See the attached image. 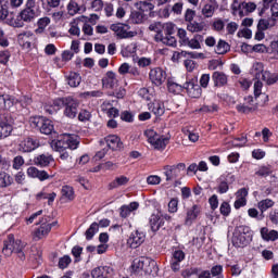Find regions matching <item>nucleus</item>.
<instances>
[{
    "label": "nucleus",
    "instance_id": "obj_1",
    "mask_svg": "<svg viewBox=\"0 0 278 278\" xmlns=\"http://www.w3.org/2000/svg\"><path fill=\"white\" fill-rule=\"evenodd\" d=\"M25 247H27L25 242L20 239H15L14 235H9L3 241L2 253L7 257H10L12 253H16L17 257L23 261L25 260Z\"/></svg>",
    "mask_w": 278,
    "mask_h": 278
},
{
    "label": "nucleus",
    "instance_id": "obj_2",
    "mask_svg": "<svg viewBox=\"0 0 278 278\" xmlns=\"http://www.w3.org/2000/svg\"><path fill=\"white\" fill-rule=\"evenodd\" d=\"M175 24L173 22H167L163 24V29L161 33L155 34V42H162L166 47H177V38H175Z\"/></svg>",
    "mask_w": 278,
    "mask_h": 278
},
{
    "label": "nucleus",
    "instance_id": "obj_3",
    "mask_svg": "<svg viewBox=\"0 0 278 278\" xmlns=\"http://www.w3.org/2000/svg\"><path fill=\"white\" fill-rule=\"evenodd\" d=\"M249 242H251V228L249 226L237 227L232 235L233 247H247Z\"/></svg>",
    "mask_w": 278,
    "mask_h": 278
},
{
    "label": "nucleus",
    "instance_id": "obj_4",
    "mask_svg": "<svg viewBox=\"0 0 278 278\" xmlns=\"http://www.w3.org/2000/svg\"><path fill=\"white\" fill-rule=\"evenodd\" d=\"M35 18H36V10H34L30 7H26L18 13L15 20L9 23V25H11V27L21 28V27H25V23H33Z\"/></svg>",
    "mask_w": 278,
    "mask_h": 278
},
{
    "label": "nucleus",
    "instance_id": "obj_5",
    "mask_svg": "<svg viewBox=\"0 0 278 278\" xmlns=\"http://www.w3.org/2000/svg\"><path fill=\"white\" fill-rule=\"evenodd\" d=\"M30 125L35 129H38L40 134L45 136H51L54 131L53 122L45 117H33L30 118Z\"/></svg>",
    "mask_w": 278,
    "mask_h": 278
},
{
    "label": "nucleus",
    "instance_id": "obj_6",
    "mask_svg": "<svg viewBox=\"0 0 278 278\" xmlns=\"http://www.w3.org/2000/svg\"><path fill=\"white\" fill-rule=\"evenodd\" d=\"M131 27L127 24L117 23L111 25V30L114 31L115 36L121 40L125 38H134L136 36V31L130 30Z\"/></svg>",
    "mask_w": 278,
    "mask_h": 278
},
{
    "label": "nucleus",
    "instance_id": "obj_7",
    "mask_svg": "<svg viewBox=\"0 0 278 278\" xmlns=\"http://www.w3.org/2000/svg\"><path fill=\"white\" fill-rule=\"evenodd\" d=\"M151 266H155V262L151 261V258H147L141 256L139 258H135L131 265V268L135 273H151Z\"/></svg>",
    "mask_w": 278,
    "mask_h": 278
},
{
    "label": "nucleus",
    "instance_id": "obj_8",
    "mask_svg": "<svg viewBox=\"0 0 278 278\" xmlns=\"http://www.w3.org/2000/svg\"><path fill=\"white\" fill-rule=\"evenodd\" d=\"M163 170L166 177V181H175V179L179 177L181 170H186V164L178 163L176 165H166L163 167Z\"/></svg>",
    "mask_w": 278,
    "mask_h": 278
},
{
    "label": "nucleus",
    "instance_id": "obj_9",
    "mask_svg": "<svg viewBox=\"0 0 278 278\" xmlns=\"http://www.w3.org/2000/svg\"><path fill=\"white\" fill-rule=\"evenodd\" d=\"M146 136L148 137V141L154 149H166V144H168V138L161 137L160 135L155 134L153 130H147Z\"/></svg>",
    "mask_w": 278,
    "mask_h": 278
},
{
    "label": "nucleus",
    "instance_id": "obj_10",
    "mask_svg": "<svg viewBox=\"0 0 278 278\" xmlns=\"http://www.w3.org/2000/svg\"><path fill=\"white\" fill-rule=\"evenodd\" d=\"M78 109H79V101H77V99L73 97L65 98L64 114L67 116V118H75V116H77Z\"/></svg>",
    "mask_w": 278,
    "mask_h": 278
},
{
    "label": "nucleus",
    "instance_id": "obj_11",
    "mask_svg": "<svg viewBox=\"0 0 278 278\" xmlns=\"http://www.w3.org/2000/svg\"><path fill=\"white\" fill-rule=\"evenodd\" d=\"M38 147H40V141L38 139L27 137L20 142L18 150L22 153H31V151H36Z\"/></svg>",
    "mask_w": 278,
    "mask_h": 278
},
{
    "label": "nucleus",
    "instance_id": "obj_12",
    "mask_svg": "<svg viewBox=\"0 0 278 278\" xmlns=\"http://www.w3.org/2000/svg\"><path fill=\"white\" fill-rule=\"evenodd\" d=\"M37 225H40V227L37 230H35V240H42V238H47V236H49L51 228L58 225V222L47 224V222L40 220L37 223Z\"/></svg>",
    "mask_w": 278,
    "mask_h": 278
},
{
    "label": "nucleus",
    "instance_id": "obj_13",
    "mask_svg": "<svg viewBox=\"0 0 278 278\" xmlns=\"http://www.w3.org/2000/svg\"><path fill=\"white\" fill-rule=\"evenodd\" d=\"M34 40H36V36L31 33V30L23 31L17 36V42L21 47H23V49H31Z\"/></svg>",
    "mask_w": 278,
    "mask_h": 278
},
{
    "label": "nucleus",
    "instance_id": "obj_14",
    "mask_svg": "<svg viewBox=\"0 0 278 278\" xmlns=\"http://www.w3.org/2000/svg\"><path fill=\"white\" fill-rule=\"evenodd\" d=\"M149 77L154 86H162L166 81V72L160 67H155L150 71Z\"/></svg>",
    "mask_w": 278,
    "mask_h": 278
},
{
    "label": "nucleus",
    "instance_id": "obj_15",
    "mask_svg": "<svg viewBox=\"0 0 278 278\" xmlns=\"http://www.w3.org/2000/svg\"><path fill=\"white\" fill-rule=\"evenodd\" d=\"M184 88L187 91V94L191 97V99H199L202 94V89L199 84H197L194 80H189L184 84Z\"/></svg>",
    "mask_w": 278,
    "mask_h": 278
},
{
    "label": "nucleus",
    "instance_id": "obj_16",
    "mask_svg": "<svg viewBox=\"0 0 278 278\" xmlns=\"http://www.w3.org/2000/svg\"><path fill=\"white\" fill-rule=\"evenodd\" d=\"M103 88H109L110 90H114V88H118V78H116V73L109 71L102 78Z\"/></svg>",
    "mask_w": 278,
    "mask_h": 278
},
{
    "label": "nucleus",
    "instance_id": "obj_17",
    "mask_svg": "<svg viewBox=\"0 0 278 278\" xmlns=\"http://www.w3.org/2000/svg\"><path fill=\"white\" fill-rule=\"evenodd\" d=\"M146 236L143 232L135 230L130 233L127 244L130 249H138L144 242Z\"/></svg>",
    "mask_w": 278,
    "mask_h": 278
},
{
    "label": "nucleus",
    "instance_id": "obj_18",
    "mask_svg": "<svg viewBox=\"0 0 278 278\" xmlns=\"http://www.w3.org/2000/svg\"><path fill=\"white\" fill-rule=\"evenodd\" d=\"M218 10V1L216 0H206V3L203 5L201 14L204 18H212L214 13Z\"/></svg>",
    "mask_w": 278,
    "mask_h": 278
},
{
    "label": "nucleus",
    "instance_id": "obj_19",
    "mask_svg": "<svg viewBox=\"0 0 278 278\" xmlns=\"http://www.w3.org/2000/svg\"><path fill=\"white\" fill-rule=\"evenodd\" d=\"M12 134V124L8 119V115H0V140L8 138Z\"/></svg>",
    "mask_w": 278,
    "mask_h": 278
},
{
    "label": "nucleus",
    "instance_id": "obj_20",
    "mask_svg": "<svg viewBox=\"0 0 278 278\" xmlns=\"http://www.w3.org/2000/svg\"><path fill=\"white\" fill-rule=\"evenodd\" d=\"M100 144H106L109 149L112 151H118V149H123V142L121 138L115 135L108 136L103 141H100Z\"/></svg>",
    "mask_w": 278,
    "mask_h": 278
},
{
    "label": "nucleus",
    "instance_id": "obj_21",
    "mask_svg": "<svg viewBox=\"0 0 278 278\" xmlns=\"http://www.w3.org/2000/svg\"><path fill=\"white\" fill-rule=\"evenodd\" d=\"M230 11L232 16H239V18H244L247 16V11L244 10V1L233 0L230 4Z\"/></svg>",
    "mask_w": 278,
    "mask_h": 278
},
{
    "label": "nucleus",
    "instance_id": "obj_22",
    "mask_svg": "<svg viewBox=\"0 0 278 278\" xmlns=\"http://www.w3.org/2000/svg\"><path fill=\"white\" fill-rule=\"evenodd\" d=\"M52 162H54V159L51 154H40L34 159V164L36 166H41L42 168L49 166Z\"/></svg>",
    "mask_w": 278,
    "mask_h": 278
},
{
    "label": "nucleus",
    "instance_id": "obj_23",
    "mask_svg": "<svg viewBox=\"0 0 278 278\" xmlns=\"http://www.w3.org/2000/svg\"><path fill=\"white\" fill-rule=\"evenodd\" d=\"M50 147L53 149V151H58L59 153H62V151L68 149L64 135H61L58 140H52Z\"/></svg>",
    "mask_w": 278,
    "mask_h": 278
},
{
    "label": "nucleus",
    "instance_id": "obj_24",
    "mask_svg": "<svg viewBox=\"0 0 278 278\" xmlns=\"http://www.w3.org/2000/svg\"><path fill=\"white\" fill-rule=\"evenodd\" d=\"M140 207V204L138 202H131L129 205H123L119 208V215L122 218H127L131 212H136Z\"/></svg>",
    "mask_w": 278,
    "mask_h": 278
},
{
    "label": "nucleus",
    "instance_id": "obj_25",
    "mask_svg": "<svg viewBox=\"0 0 278 278\" xmlns=\"http://www.w3.org/2000/svg\"><path fill=\"white\" fill-rule=\"evenodd\" d=\"M261 236L263 240L266 242H275V240H278V231L277 230H268V228L263 227L261 229Z\"/></svg>",
    "mask_w": 278,
    "mask_h": 278
},
{
    "label": "nucleus",
    "instance_id": "obj_26",
    "mask_svg": "<svg viewBox=\"0 0 278 278\" xmlns=\"http://www.w3.org/2000/svg\"><path fill=\"white\" fill-rule=\"evenodd\" d=\"M199 214H201V208L199 205H193L187 212L186 225H192V220H197Z\"/></svg>",
    "mask_w": 278,
    "mask_h": 278
},
{
    "label": "nucleus",
    "instance_id": "obj_27",
    "mask_svg": "<svg viewBox=\"0 0 278 278\" xmlns=\"http://www.w3.org/2000/svg\"><path fill=\"white\" fill-rule=\"evenodd\" d=\"M128 184L129 178L127 176H119L109 184V190H115V188H121V186H127Z\"/></svg>",
    "mask_w": 278,
    "mask_h": 278
},
{
    "label": "nucleus",
    "instance_id": "obj_28",
    "mask_svg": "<svg viewBox=\"0 0 278 278\" xmlns=\"http://www.w3.org/2000/svg\"><path fill=\"white\" fill-rule=\"evenodd\" d=\"M205 29V23L203 22H189L187 23V30L190 31L191 34H199Z\"/></svg>",
    "mask_w": 278,
    "mask_h": 278
},
{
    "label": "nucleus",
    "instance_id": "obj_29",
    "mask_svg": "<svg viewBox=\"0 0 278 278\" xmlns=\"http://www.w3.org/2000/svg\"><path fill=\"white\" fill-rule=\"evenodd\" d=\"M112 273V269L108 266L104 267H96L91 271V277L93 278H108V275Z\"/></svg>",
    "mask_w": 278,
    "mask_h": 278
},
{
    "label": "nucleus",
    "instance_id": "obj_30",
    "mask_svg": "<svg viewBox=\"0 0 278 278\" xmlns=\"http://www.w3.org/2000/svg\"><path fill=\"white\" fill-rule=\"evenodd\" d=\"M229 51H231V46H229L227 41L219 39L215 48V53H217V55H225V53H229Z\"/></svg>",
    "mask_w": 278,
    "mask_h": 278
},
{
    "label": "nucleus",
    "instance_id": "obj_31",
    "mask_svg": "<svg viewBox=\"0 0 278 278\" xmlns=\"http://www.w3.org/2000/svg\"><path fill=\"white\" fill-rule=\"evenodd\" d=\"M212 79L217 87H223L227 84V75H225L223 72H214Z\"/></svg>",
    "mask_w": 278,
    "mask_h": 278
},
{
    "label": "nucleus",
    "instance_id": "obj_32",
    "mask_svg": "<svg viewBox=\"0 0 278 278\" xmlns=\"http://www.w3.org/2000/svg\"><path fill=\"white\" fill-rule=\"evenodd\" d=\"M164 226V220L160 215H151L150 217V227L152 231H160V227Z\"/></svg>",
    "mask_w": 278,
    "mask_h": 278
},
{
    "label": "nucleus",
    "instance_id": "obj_33",
    "mask_svg": "<svg viewBox=\"0 0 278 278\" xmlns=\"http://www.w3.org/2000/svg\"><path fill=\"white\" fill-rule=\"evenodd\" d=\"M149 110L156 116H163L164 112H166V109H164V103L160 101H154L152 104H150Z\"/></svg>",
    "mask_w": 278,
    "mask_h": 278
},
{
    "label": "nucleus",
    "instance_id": "obj_34",
    "mask_svg": "<svg viewBox=\"0 0 278 278\" xmlns=\"http://www.w3.org/2000/svg\"><path fill=\"white\" fill-rule=\"evenodd\" d=\"M62 199H65L67 201H74L75 200V190L71 186H63L61 189Z\"/></svg>",
    "mask_w": 278,
    "mask_h": 278
},
{
    "label": "nucleus",
    "instance_id": "obj_35",
    "mask_svg": "<svg viewBox=\"0 0 278 278\" xmlns=\"http://www.w3.org/2000/svg\"><path fill=\"white\" fill-rule=\"evenodd\" d=\"M201 42H203V36L197 34L193 38L189 39L186 47H189V49H201Z\"/></svg>",
    "mask_w": 278,
    "mask_h": 278
},
{
    "label": "nucleus",
    "instance_id": "obj_36",
    "mask_svg": "<svg viewBox=\"0 0 278 278\" xmlns=\"http://www.w3.org/2000/svg\"><path fill=\"white\" fill-rule=\"evenodd\" d=\"M67 84L71 88H77L81 84V76L79 74L72 72L67 77Z\"/></svg>",
    "mask_w": 278,
    "mask_h": 278
},
{
    "label": "nucleus",
    "instance_id": "obj_37",
    "mask_svg": "<svg viewBox=\"0 0 278 278\" xmlns=\"http://www.w3.org/2000/svg\"><path fill=\"white\" fill-rule=\"evenodd\" d=\"M65 144H67V149L75 150L79 146V141L75 136L64 134Z\"/></svg>",
    "mask_w": 278,
    "mask_h": 278
},
{
    "label": "nucleus",
    "instance_id": "obj_38",
    "mask_svg": "<svg viewBox=\"0 0 278 278\" xmlns=\"http://www.w3.org/2000/svg\"><path fill=\"white\" fill-rule=\"evenodd\" d=\"M81 11V7L77 3V0H71L67 4V12L70 16H75V14H79Z\"/></svg>",
    "mask_w": 278,
    "mask_h": 278
},
{
    "label": "nucleus",
    "instance_id": "obj_39",
    "mask_svg": "<svg viewBox=\"0 0 278 278\" xmlns=\"http://www.w3.org/2000/svg\"><path fill=\"white\" fill-rule=\"evenodd\" d=\"M8 5V0H0V21H5L8 18V15L10 14Z\"/></svg>",
    "mask_w": 278,
    "mask_h": 278
},
{
    "label": "nucleus",
    "instance_id": "obj_40",
    "mask_svg": "<svg viewBox=\"0 0 278 278\" xmlns=\"http://www.w3.org/2000/svg\"><path fill=\"white\" fill-rule=\"evenodd\" d=\"M274 205H275V201L270 199H265L258 202L257 207L262 212V214H264L266 210H270V207H273Z\"/></svg>",
    "mask_w": 278,
    "mask_h": 278
},
{
    "label": "nucleus",
    "instance_id": "obj_41",
    "mask_svg": "<svg viewBox=\"0 0 278 278\" xmlns=\"http://www.w3.org/2000/svg\"><path fill=\"white\" fill-rule=\"evenodd\" d=\"M14 105L10 96H0V110H10Z\"/></svg>",
    "mask_w": 278,
    "mask_h": 278
},
{
    "label": "nucleus",
    "instance_id": "obj_42",
    "mask_svg": "<svg viewBox=\"0 0 278 278\" xmlns=\"http://www.w3.org/2000/svg\"><path fill=\"white\" fill-rule=\"evenodd\" d=\"M177 36L179 38V42L182 47H186L190 40V38H188V31H186V29L184 28H179L177 31Z\"/></svg>",
    "mask_w": 278,
    "mask_h": 278
},
{
    "label": "nucleus",
    "instance_id": "obj_43",
    "mask_svg": "<svg viewBox=\"0 0 278 278\" xmlns=\"http://www.w3.org/2000/svg\"><path fill=\"white\" fill-rule=\"evenodd\" d=\"M97 231H99V224L92 223L90 225V227L87 229V231L85 232L87 240H92V238H94V233H97Z\"/></svg>",
    "mask_w": 278,
    "mask_h": 278
},
{
    "label": "nucleus",
    "instance_id": "obj_44",
    "mask_svg": "<svg viewBox=\"0 0 278 278\" xmlns=\"http://www.w3.org/2000/svg\"><path fill=\"white\" fill-rule=\"evenodd\" d=\"M139 10L140 12H153V10H155V4L149 1H141L139 2Z\"/></svg>",
    "mask_w": 278,
    "mask_h": 278
},
{
    "label": "nucleus",
    "instance_id": "obj_45",
    "mask_svg": "<svg viewBox=\"0 0 278 278\" xmlns=\"http://www.w3.org/2000/svg\"><path fill=\"white\" fill-rule=\"evenodd\" d=\"M237 111L241 114H251V112L255 111V106L251 104H238Z\"/></svg>",
    "mask_w": 278,
    "mask_h": 278
},
{
    "label": "nucleus",
    "instance_id": "obj_46",
    "mask_svg": "<svg viewBox=\"0 0 278 278\" xmlns=\"http://www.w3.org/2000/svg\"><path fill=\"white\" fill-rule=\"evenodd\" d=\"M127 94V91L125 88L119 87V88H114L112 92H110V97H115L116 99H123Z\"/></svg>",
    "mask_w": 278,
    "mask_h": 278
},
{
    "label": "nucleus",
    "instance_id": "obj_47",
    "mask_svg": "<svg viewBox=\"0 0 278 278\" xmlns=\"http://www.w3.org/2000/svg\"><path fill=\"white\" fill-rule=\"evenodd\" d=\"M50 23H51V18L49 17L39 18L37 22V25H38L37 31H45V28L48 27Z\"/></svg>",
    "mask_w": 278,
    "mask_h": 278
},
{
    "label": "nucleus",
    "instance_id": "obj_48",
    "mask_svg": "<svg viewBox=\"0 0 278 278\" xmlns=\"http://www.w3.org/2000/svg\"><path fill=\"white\" fill-rule=\"evenodd\" d=\"M11 184L10 175L5 174V172H0V188H5Z\"/></svg>",
    "mask_w": 278,
    "mask_h": 278
},
{
    "label": "nucleus",
    "instance_id": "obj_49",
    "mask_svg": "<svg viewBox=\"0 0 278 278\" xmlns=\"http://www.w3.org/2000/svg\"><path fill=\"white\" fill-rule=\"evenodd\" d=\"M104 5L103 0H93L90 2V9L93 10V12H101Z\"/></svg>",
    "mask_w": 278,
    "mask_h": 278
},
{
    "label": "nucleus",
    "instance_id": "obj_50",
    "mask_svg": "<svg viewBox=\"0 0 278 278\" xmlns=\"http://www.w3.org/2000/svg\"><path fill=\"white\" fill-rule=\"evenodd\" d=\"M258 177H268V175H273V169L270 166H262L258 168V170L255 173Z\"/></svg>",
    "mask_w": 278,
    "mask_h": 278
},
{
    "label": "nucleus",
    "instance_id": "obj_51",
    "mask_svg": "<svg viewBox=\"0 0 278 278\" xmlns=\"http://www.w3.org/2000/svg\"><path fill=\"white\" fill-rule=\"evenodd\" d=\"M211 275L212 277L216 278H225L223 276V266L222 265H215L211 268Z\"/></svg>",
    "mask_w": 278,
    "mask_h": 278
},
{
    "label": "nucleus",
    "instance_id": "obj_52",
    "mask_svg": "<svg viewBox=\"0 0 278 278\" xmlns=\"http://www.w3.org/2000/svg\"><path fill=\"white\" fill-rule=\"evenodd\" d=\"M25 165V159L22 155H17L13 159V168L20 170L21 166Z\"/></svg>",
    "mask_w": 278,
    "mask_h": 278
},
{
    "label": "nucleus",
    "instance_id": "obj_53",
    "mask_svg": "<svg viewBox=\"0 0 278 278\" xmlns=\"http://www.w3.org/2000/svg\"><path fill=\"white\" fill-rule=\"evenodd\" d=\"M219 212L222 216H229L231 214V205H229V202H223Z\"/></svg>",
    "mask_w": 278,
    "mask_h": 278
},
{
    "label": "nucleus",
    "instance_id": "obj_54",
    "mask_svg": "<svg viewBox=\"0 0 278 278\" xmlns=\"http://www.w3.org/2000/svg\"><path fill=\"white\" fill-rule=\"evenodd\" d=\"M149 29H150V31L161 34L162 29H164V24H162L161 22H154V23L150 24Z\"/></svg>",
    "mask_w": 278,
    "mask_h": 278
},
{
    "label": "nucleus",
    "instance_id": "obj_55",
    "mask_svg": "<svg viewBox=\"0 0 278 278\" xmlns=\"http://www.w3.org/2000/svg\"><path fill=\"white\" fill-rule=\"evenodd\" d=\"M194 16H197V11L192 9H187L185 12V21L186 23H192L194 21Z\"/></svg>",
    "mask_w": 278,
    "mask_h": 278
},
{
    "label": "nucleus",
    "instance_id": "obj_56",
    "mask_svg": "<svg viewBox=\"0 0 278 278\" xmlns=\"http://www.w3.org/2000/svg\"><path fill=\"white\" fill-rule=\"evenodd\" d=\"M257 5L254 2H245L243 1V9L245 11V16L251 14V12H255Z\"/></svg>",
    "mask_w": 278,
    "mask_h": 278
},
{
    "label": "nucleus",
    "instance_id": "obj_57",
    "mask_svg": "<svg viewBox=\"0 0 278 278\" xmlns=\"http://www.w3.org/2000/svg\"><path fill=\"white\" fill-rule=\"evenodd\" d=\"M178 205H179V200L177 199H172L169 202H168V212L170 214H175L178 210Z\"/></svg>",
    "mask_w": 278,
    "mask_h": 278
},
{
    "label": "nucleus",
    "instance_id": "obj_58",
    "mask_svg": "<svg viewBox=\"0 0 278 278\" xmlns=\"http://www.w3.org/2000/svg\"><path fill=\"white\" fill-rule=\"evenodd\" d=\"M172 260L175 262H184L186 260V253H184L181 250H176L173 253Z\"/></svg>",
    "mask_w": 278,
    "mask_h": 278
},
{
    "label": "nucleus",
    "instance_id": "obj_59",
    "mask_svg": "<svg viewBox=\"0 0 278 278\" xmlns=\"http://www.w3.org/2000/svg\"><path fill=\"white\" fill-rule=\"evenodd\" d=\"M249 142L247 136H241L240 138H236L232 140V147H244Z\"/></svg>",
    "mask_w": 278,
    "mask_h": 278
},
{
    "label": "nucleus",
    "instance_id": "obj_60",
    "mask_svg": "<svg viewBox=\"0 0 278 278\" xmlns=\"http://www.w3.org/2000/svg\"><path fill=\"white\" fill-rule=\"evenodd\" d=\"M264 72H265V71H264V64H262V63H255V64L253 65V73H254L256 79H257Z\"/></svg>",
    "mask_w": 278,
    "mask_h": 278
},
{
    "label": "nucleus",
    "instance_id": "obj_61",
    "mask_svg": "<svg viewBox=\"0 0 278 278\" xmlns=\"http://www.w3.org/2000/svg\"><path fill=\"white\" fill-rule=\"evenodd\" d=\"M172 12L176 14L177 16L181 15V12H184V3L182 2H176L172 7Z\"/></svg>",
    "mask_w": 278,
    "mask_h": 278
},
{
    "label": "nucleus",
    "instance_id": "obj_62",
    "mask_svg": "<svg viewBox=\"0 0 278 278\" xmlns=\"http://www.w3.org/2000/svg\"><path fill=\"white\" fill-rule=\"evenodd\" d=\"M68 264H71V256L65 255L59 260V267L64 269L68 267Z\"/></svg>",
    "mask_w": 278,
    "mask_h": 278
},
{
    "label": "nucleus",
    "instance_id": "obj_63",
    "mask_svg": "<svg viewBox=\"0 0 278 278\" xmlns=\"http://www.w3.org/2000/svg\"><path fill=\"white\" fill-rule=\"evenodd\" d=\"M10 51L3 50L0 51V64H5L7 62H10Z\"/></svg>",
    "mask_w": 278,
    "mask_h": 278
},
{
    "label": "nucleus",
    "instance_id": "obj_64",
    "mask_svg": "<svg viewBox=\"0 0 278 278\" xmlns=\"http://www.w3.org/2000/svg\"><path fill=\"white\" fill-rule=\"evenodd\" d=\"M269 220L274 225H278V210H274L269 213Z\"/></svg>",
    "mask_w": 278,
    "mask_h": 278
}]
</instances>
